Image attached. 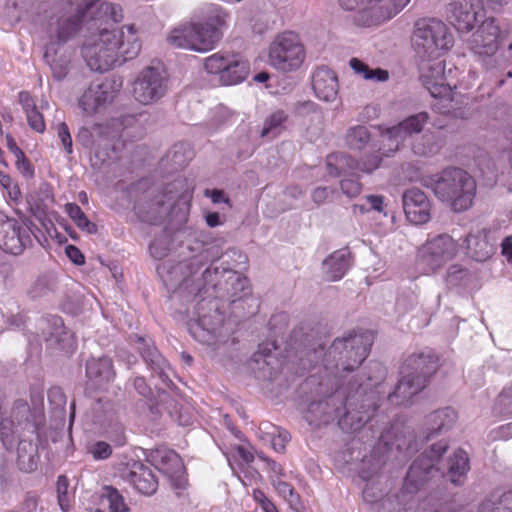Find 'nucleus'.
<instances>
[{"label": "nucleus", "instance_id": "59", "mask_svg": "<svg viewBox=\"0 0 512 512\" xmlns=\"http://www.w3.org/2000/svg\"><path fill=\"white\" fill-rule=\"evenodd\" d=\"M230 58L220 53L213 54L205 60V69L208 73L219 74V80H221L223 71L226 70Z\"/></svg>", "mask_w": 512, "mask_h": 512}, {"label": "nucleus", "instance_id": "30", "mask_svg": "<svg viewBox=\"0 0 512 512\" xmlns=\"http://www.w3.org/2000/svg\"><path fill=\"white\" fill-rule=\"evenodd\" d=\"M136 342L139 344L137 349L147 366L153 370L159 378L167 385H173L166 371L170 369V365L162 354L155 347L153 341L147 340L142 336H135Z\"/></svg>", "mask_w": 512, "mask_h": 512}, {"label": "nucleus", "instance_id": "11", "mask_svg": "<svg viewBox=\"0 0 512 512\" xmlns=\"http://www.w3.org/2000/svg\"><path fill=\"white\" fill-rule=\"evenodd\" d=\"M224 276L226 277V274L222 273V269L209 265L194 276H190L189 272H186L183 275L178 274V279L171 281L177 284L176 293L186 302L197 297L200 298V301H207V299L216 300L221 295L224 282L221 278Z\"/></svg>", "mask_w": 512, "mask_h": 512}, {"label": "nucleus", "instance_id": "35", "mask_svg": "<svg viewBox=\"0 0 512 512\" xmlns=\"http://www.w3.org/2000/svg\"><path fill=\"white\" fill-rule=\"evenodd\" d=\"M128 34L125 35L124 31L115 29L116 40V63L122 65L127 60L135 58L141 49V43L136 37L134 27L126 26Z\"/></svg>", "mask_w": 512, "mask_h": 512}, {"label": "nucleus", "instance_id": "57", "mask_svg": "<svg viewBox=\"0 0 512 512\" xmlns=\"http://www.w3.org/2000/svg\"><path fill=\"white\" fill-rule=\"evenodd\" d=\"M261 440L263 445L269 444L271 448H285L291 440V435L286 430L274 427L272 432L264 433Z\"/></svg>", "mask_w": 512, "mask_h": 512}, {"label": "nucleus", "instance_id": "9", "mask_svg": "<svg viewBox=\"0 0 512 512\" xmlns=\"http://www.w3.org/2000/svg\"><path fill=\"white\" fill-rule=\"evenodd\" d=\"M111 18H103L91 31L81 53L87 66L95 72H106L116 64L115 29L108 27Z\"/></svg>", "mask_w": 512, "mask_h": 512}, {"label": "nucleus", "instance_id": "27", "mask_svg": "<svg viewBox=\"0 0 512 512\" xmlns=\"http://www.w3.org/2000/svg\"><path fill=\"white\" fill-rule=\"evenodd\" d=\"M85 376L87 385L96 389H104L116 376L113 361L108 356L90 357L86 360Z\"/></svg>", "mask_w": 512, "mask_h": 512}, {"label": "nucleus", "instance_id": "10", "mask_svg": "<svg viewBox=\"0 0 512 512\" xmlns=\"http://www.w3.org/2000/svg\"><path fill=\"white\" fill-rule=\"evenodd\" d=\"M453 36L447 26L435 18L416 21L412 35V46L423 60L437 59L442 52L453 46Z\"/></svg>", "mask_w": 512, "mask_h": 512}, {"label": "nucleus", "instance_id": "44", "mask_svg": "<svg viewBox=\"0 0 512 512\" xmlns=\"http://www.w3.org/2000/svg\"><path fill=\"white\" fill-rule=\"evenodd\" d=\"M350 252L348 249L335 251L323 262L330 281H336L343 277L350 266Z\"/></svg>", "mask_w": 512, "mask_h": 512}, {"label": "nucleus", "instance_id": "58", "mask_svg": "<svg viewBox=\"0 0 512 512\" xmlns=\"http://www.w3.org/2000/svg\"><path fill=\"white\" fill-rule=\"evenodd\" d=\"M339 184L342 193L349 198L357 197L363 189V185L360 182V175L357 172L344 176Z\"/></svg>", "mask_w": 512, "mask_h": 512}, {"label": "nucleus", "instance_id": "26", "mask_svg": "<svg viewBox=\"0 0 512 512\" xmlns=\"http://www.w3.org/2000/svg\"><path fill=\"white\" fill-rule=\"evenodd\" d=\"M406 218L415 225L427 223L431 218V203L419 188L406 190L402 196Z\"/></svg>", "mask_w": 512, "mask_h": 512}, {"label": "nucleus", "instance_id": "51", "mask_svg": "<svg viewBox=\"0 0 512 512\" xmlns=\"http://www.w3.org/2000/svg\"><path fill=\"white\" fill-rule=\"evenodd\" d=\"M66 212L79 229L89 234L97 232V225L87 218L86 214L76 203L66 204Z\"/></svg>", "mask_w": 512, "mask_h": 512}, {"label": "nucleus", "instance_id": "41", "mask_svg": "<svg viewBox=\"0 0 512 512\" xmlns=\"http://www.w3.org/2000/svg\"><path fill=\"white\" fill-rule=\"evenodd\" d=\"M447 475L454 485H462L470 469L469 457L465 450H453L446 461Z\"/></svg>", "mask_w": 512, "mask_h": 512}, {"label": "nucleus", "instance_id": "39", "mask_svg": "<svg viewBox=\"0 0 512 512\" xmlns=\"http://www.w3.org/2000/svg\"><path fill=\"white\" fill-rule=\"evenodd\" d=\"M327 173L331 177L348 176L355 173L359 167V161L346 152H333L326 157Z\"/></svg>", "mask_w": 512, "mask_h": 512}, {"label": "nucleus", "instance_id": "55", "mask_svg": "<svg viewBox=\"0 0 512 512\" xmlns=\"http://www.w3.org/2000/svg\"><path fill=\"white\" fill-rule=\"evenodd\" d=\"M287 114L282 111H276L269 118L266 119L263 129L261 131V136H271L272 138L276 137L283 129V123L287 120Z\"/></svg>", "mask_w": 512, "mask_h": 512}, {"label": "nucleus", "instance_id": "47", "mask_svg": "<svg viewBox=\"0 0 512 512\" xmlns=\"http://www.w3.org/2000/svg\"><path fill=\"white\" fill-rule=\"evenodd\" d=\"M224 455L233 473H237V470L245 472L249 469L252 470L249 473H257V468L252 466L255 458L250 450H227Z\"/></svg>", "mask_w": 512, "mask_h": 512}, {"label": "nucleus", "instance_id": "13", "mask_svg": "<svg viewBox=\"0 0 512 512\" xmlns=\"http://www.w3.org/2000/svg\"><path fill=\"white\" fill-rule=\"evenodd\" d=\"M332 458L336 469L364 481L376 475L386 460L384 450H333Z\"/></svg>", "mask_w": 512, "mask_h": 512}, {"label": "nucleus", "instance_id": "3", "mask_svg": "<svg viewBox=\"0 0 512 512\" xmlns=\"http://www.w3.org/2000/svg\"><path fill=\"white\" fill-rule=\"evenodd\" d=\"M180 180L168 183L162 190L151 188L143 193L134 209L142 222L152 225L161 224L166 218L171 223L181 225L187 221L189 204L179 193Z\"/></svg>", "mask_w": 512, "mask_h": 512}, {"label": "nucleus", "instance_id": "6", "mask_svg": "<svg viewBox=\"0 0 512 512\" xmlns=\"http://www.w3.org/2000/svg\"><path fill=\"white\" fill-rule=\"evenodd\" d=\"M423 185L431 189L439 200L447 202L455 212L470 208L476 194L475 180L458 167L445 168L423 179Z\"/></svg>", "mask_w": 512, "mask_h": 512}, {"label": "nucleus", "instance_id": "40", "mask_svg": "<svg viewBox=\"0 0 512 512\" xmlns=\"http://www.w3.org/2000/svg\"><path fill=\"white\" fill-rule=\"evenodd\" d=\"M424 87L435 97H446L451 92V87L445 82L444 66L437 62L429 67V72L421 75Z\"/></svg>", "mask_w": 512, "mask_h": 512}, {"label": "nucleus", "instance_id": "15", "mask_svg": "<svg viewBox=\"0 0 512 512\" xmlns=\"http://www.w3.org/2000/svg\"><path fill=\"white\" fill-rule=\"evenodd\" d=\"M456 253L457 245L452 237L439 235L418 250L416 264L423 274H430L451 260Z\"/></svg>", "mask_w": 512, "mask_h": 512}, {"label": "nucleus", "instance_id": "60", "mask_svg": "<svg viewBox=\"0 0 512 512\" xmlns=\"http://www.w3.org/2000/svg\"><path fill=\"white\" fill-rule=\"evenodd\" d=\"M494 409L501 415L512 417V385L500 392L496 398Z\"/></svg>", "mask_w": 512, "mask_h": 512}, {"label": "nucleus", "instance_id": "18", "mask_svg": "<svg viewBox=\"0 0 512 512\" xmlns=\"http://www.w3.org/2000/svg\"><path fill=\"white\" fill-rule=\"evenodd\" d=\"M429 119V114L426 111H421L406 117L397 125L388 128L384 137L387 138L389 143L387 144V148L385 144L380 148V150H382V155L385 157H391L400 149L405 138L412 136L413 134L420 133Z\"/></svg>", "mask_w": 512, "mask_h": 512}, {"label": "nucleus", "instance_id": "31", "mask_svg": "<svg viewBox=\"0 0 512 512\" xmlns=\"http://www.w3.org/2000/svg\"><path fill=\"white\" fill-rule=\"evenodd\" d=\"M393 17L391 5L382 0H373L371 4L365 3L354 15V22L358 26L370 27L379 25Z\"/></svg>", "mask_w": 512, "mask_h": 512}, {"label": "nucleus", "instance_id": "22", "mask_svg": "<svg viewBox=\"0 0 512 512\" xmlns=\"http://www.w3.org/2000/svg\"><path fill=\"white\" fill-rule=\"evenodd\" d=\"M47 397L50 405L51 421L55 422V427L48 428L49 437L53 445H64L68 447L72 444L71 438H65L63 427L65 425V405L66 395L60 387H51L47 392Z\"/></svg>", "mask_w": 512, "mask_h": 512}, {"label": "nucleus", "instance_id": "42", "mask_svg": "<svg viewBox=\"0 0 512 512\" xmlns=\"http://www.w3.org/2000/svg\"><path fill=\"white\" fill-rule=\"evenodd\" d=\"M442 139L436 133L427 131L416 137L411 143V150L416 156L432 157L442 148Z\"/></svg>", "mask_w": 512, "mask_h": 512}, {"label": "nucleus", "instance_id": "56", "mask_svg": "<svg viewBox=\"0 0 512 512\" xmlns=\"http://www.w3.org/2000/svg\"><path fill=\"white\" fill-rule=\"evenodd\" d=\"M17 466L26 473L35 471L40 462L38 450H17Z\"/></svg>", "mask_w": 512, "mask_h": 512}, {"label": "nucleus", "instance_id": "20", "mask_svg": "<svg viewBox=\"0 0 512 512\" xmlns=\"http://www.w3.org/2000/svg\"><path fill=\"white\" fill-rule=\"evenodd\" d=\"M480 0H451L446 7L447 21L459 32L470 33L478 22Z\"/></svg>", "mask_w": 512, "mask_h": 512}, {"label": "nucleus", "instance_id": "4", "mask_svg": "<svg viewBox=\"0 0 512 512\" xmlns=\"http://www.w3.org/2000/svg\"><path fill=\"white\" fill-rule=\"evenodd\" d=\"M379 384H364L358 378L349 380L343 389L338 426L346 433H354L364 428L375 416L379 407Z\"/></svg>", "mask_w": 512, "mask_h": 512}, {"label": "nucleus", "instance_id": "46", "mask_svg": "<svg viewBox=\"0 0 512 512\" xmlns=\"http://www.w3.org/2000/svg\"><path fill=\"white\" fill-rule=\"evenodd\" d=\"M129 507L116 488L106 486L100 497L99 507L94 512H128Z\"/></svg>", "mask_w": 512, "mask_h": 512}, {"label": "nucleus", "instance_id": "64", "mask_svg": "<svg viewBox=\"0 0 512 512\" xmlns=\"http://www.w3.org/2000/svg\"><path fill=\"white\" fill-rule=\"evenodd\" d=\"M54 280L48 276L39 277L31 286L29 294L32 298H38L46 295L53 290Z\"/></svg>", "mask_w": 512, "mask_h": 512}, {"label": "nucleus", "instance_id": "48", "mask_svg": "<svg viewBox=\"0 0 512 512\" xmlns=\"http://www.w3.org/2000/svg\"><path fill=\"white\" fill-rule=\"evenodd\" d=\"M52 323L55 326V332H50L46 337L49 345L66 351L73 349L72 334L64 330L62 319L54 317Z\"/></svg>", "mask_w": 512, "mask_h": 512}, {"label": "nucleus", "instance_id": "45", "mask_svg": "<svg viewBox=\"0 0 512 512\" xmlns=\"http://www.w3.org/2000/svg\"><path fill=\"white\" fill-rule=\"evenodd\" d=\"M249 71V63L233 55L229 60L226 70L223 71L220 82L223 85H235L241 83L246 79Z\"/></svg>", "mask_w": 512, "mask_h": 512}, {"label": "nucleus", "instance_id": "29", "mask_svg": "<svg viewBox=\"0 0 512 512\" xmlns=\"http://www.w3.org/2000/svg\"><path fill=\"white\" fill-rule=\"evenodd\" d=\"M153 465L163 474L177 480L178 487L184 486V464L175 450H150L147 455Z\"/></svg>", "mask_w": 512, "mask_h": 512}, {"label": "nucleus", "instance_id": "52", "mask_svg": "<svg viewBox=\"0 0 512 512\" xmlns=\"http://www.w3.org/2000/svg\"><path fill=\"white\" fill-rule=\"evenodd\" d=\"M324 346L320 343L313 344L311 347L301 351L300 365L303 369H311L321 363L324 366Z\"/></svg>", "mask_w": 512, "mask_h": 512}, {"label": "nucleus", "instance_id": "49", "mask_svg": "<svg viewBox=\"0 0 512 512\" xmlns=\"http://www.w3.org/2000/svg\"><path fill=\"white\" fill-rule=\"evenodd\" d=\"M371 135L366 126L357 125L347 130L345 144L351 150H362L370 141Z\"/></svg>", "mask_w": 512, "mask_h": 512}, {"label": "nucleus", "instance_id": "5", "mask_svg": "<svg viewBox=\"0 0 512 512\" xmlns=\"http://www.w3.org/2000/svg\"><path fill=\"white\" fill-rule=\"evenodd\" d=\"M71 9L69 15H62L57 19L56 36L59 42L65 43L71 39L82 28V25L87 26L89 32L94 30V27L103 18H111L113 24L120 22L123 19L122 8L118 4L111 2H100L99 0H84L76 4V0H65Z\"/></svg>", "mask_w": 512, "mask_h": 512}, {"label": "nucleus", "instance_id": "61", "mask_svg": "<svg viewBox=\"0 0 512 512\" xmlns=\"http://www.w3.org/2000/svg\"><path fill=\"white\" fill-rule=\"evenodd\" d=\"M271 483L277 490L280 496H282L291 505H296L299 501V496L295 493L294 488L281 478H274L270 476Z\"/></svg>", "mask_w": 512, "mask_h": 512}, {"label": "nucleus", "instance_id": "1", "mask_svg": "<svg viewBox=\"0 0 512 512\" xmlns=\"http://www.w3.org/2000/svg\"><path fill=\"white\" fill-rule=\"evenodd\" d=\"M30 399L31 404L16 399L9 417L0 418V438L5 448L11 447L16 440L22 448H49L52 445L49 430L45 427L43 395L31 393Z\"/></svg>", "mask_w": 512, "mask_h": 512}, {"label": "nucleus", "instance_id": "24", "mask_svg": "<svg viewBox=\"0 0 512 512\" xmlns=\"http://www.w3.org/2000/svg\"><path fill=\"white\" fill-rule=\"evenodd\" d=\"M439 358L433 352H421L410 355L403 363L400 374L413 377L417 381H423L425 388L429 379L439 367Z\"/></svg>", "mask_w": 512, "mask_h": 512}, {"label": "nucleus", "instance_id": "25", "mask_svg": "<svg viewBox=\"0 0 512 512\" xmlns=\"http://www.w3.org/2000/svg\"><path fill=\"white\" fill-rule=\"evenodd\" d=\"M222 256V250L217 245L203 246L201 252L189 260H184L171 265L167 268L169 280H177L178 274L183 275L189 272L190 276H194L206 264H212L219 260Z\"/></svg>", "mask_w": 512, "mask_h": 512}, {"label": "nucleus", "instance_id": "28", "mask_svg": "<svg viewBox=\"0 0 512 512\" xmlns=\"http://www.w3.org/2000/svg\"><path fill=\"white\" fill-rule=\"evenodd\" d=\"M125 462H122L126 469H129V482L134 488L145 496L153 495L158 488V481L155 478L152 470L141 463L139 460L124 457Z\"/></svg>", "mask_w": 512, "mask_h": 512}, {"label": "nucleus", "instance_id": "63", "mask_svg": "<svg viewBox=\"0 0 512 512\" xmlns=\"http://www.w3.org/2000/svg\"><path fill=\"white\" fill-rule=\"evenodd\" d=\"M103 134V127L101 125H95L93 130L86 127H81L78 131L76 140L85 148H90L94 144L95 135L101 136Z\"/></svg>", "mask_w": 512, "mask_h": 512}, {"label": "nucleus", "instance_id": "21", "mask_svg": "<svg viewBox=\"0 0 512 512\" xmlns=\"http://www.w3.org/2000/svg\"><path fill=\"white\" fill-rule=\"evenodd\" d=\"M345 386V384H341L337 387L334 394L309 404L305 414V419L309 425L316 427L327 425L339 416L343 400L342 391L345 389Z\"/></svg>", "mask_w": 512, "mask_h": 512}, {"label": "nucleus", "instance_id": "8", "mask_svg": "<svg viewBox=\"0 0 512 512\" xmlns=\"http://www.w3.org/2000/svg\"><path fill=\"white\" fill-rule=\"evenodd\" d=\"M220 17L205 22H191L174 28L167 36V42L177 48L205 53L216 46L223 36Z\"/></svg>", "mask_w": 512, "mask_h": 512}, {"label": "nucleus", "instance_id": "19", "mask_svg": "<svg viewBox=\"0 0 512 512\" xmlns=\"http://www.w3.org/2000/svg\"><path fill=\"white\" fill-rule=\"evenodd\" d=\"M32 243L27 229L18 220L0 212V249L6 253L20 255Z\"/></svg>", "mask_w": 512, "mask_h": 512}, {"label": "nucleus", "instance_id": "23", "mask_svg": "<svg viewBox=\"0 0 512 512\" xmlns=\"http://www.w3.org/2000/svg\"><path fill=\"white\" fill-rule=\"evenodd\" d=\"M437 474L438 469L432 457L428 454L421 455L410 466L404 479L402 493L415 494Z\"/></svg>", "mask_w": 512, "mask_h": 512}, {"label": "nucleus", "instance_id": "38", "mask_svg": "<svg viewBox=\"0 0 512 512\" xmlns=\"http://www.w3.org/2000/svg\"><path fill=\"white\" fill-rule=\"evenodd\" d=\"M222 273L226 274V278L224 279L219 297L226 295L234 302L250 294L251 288L247 277L228 267H222Z\"/></svg>", "mask_w": 512, "mask_h": 512}, {"label": "nucleus", "instance_id": "50", "mask_svg": "<svg viewBox=\"0 0 512 512\" xmlns=\"http://www.w3.org/2000/svg\"><path fill=\"white\" fill-rule=\"evenodd\" d=\"M350 67L356 74L361 75L366 80L384 82L389 78L387 70L381 68L371 69L366 63L358 58H352L350 60Z\"/></svg>", "mask_w": 512, "mask_h": 512}, {"label": "nucleus", "instance_id": "12", "mask_svg": "<svg viewBox=\"0 0 512 512\" xmlns=\"http://www.w3.org/2000/svg\"><path fill=\"white\" fill-rule=\"evenodd\" d=\"M198 319L189 325L191 335L204 343H224L231 329L227 327L224 314L216 300L199 301L196 305Z\"/></svg>", "mask_w": 512, "mask_h": 512}, {"label": "nucleus", "instance_id": "54", "mask_svg": "<svg viewBox=\"0 0 512 512\" xmlns=\"http://www.w3.org/2000/svg\"><path fill=\"white\" fill-rule=\"evenodd\" d=\"M70 483L66 475H59L56 482L57 502L63 512L71 507L74 492L69 489Z\"/></svg>", "mask_w": 512, "mask_h": 512}, {"label": "nucleus", "instance_id": "43", "mask_svg": "<svg viewBox=\"0 0 512 512\" xmlns=\"http://www.w3.org/2000/svg\"><path fill=\"white\" fill-rule=\"evenodd\" d=\"M44 59L50 66L52 76L55 80L61 81L67 76L71 61L69 54L65 52L60 53L59 50L54 49V45L52 44L47 47Z\"/></svg>", "mask_w": 512, "mask_h": 512}, {"label": "nucleus", "instance_id": "32", "mask_svg": "<svg viewBox=\"0 0 512 512\" xmlns=\"http://www.w3.org/2000/svg\"><path fill=\"white\" fill-rule=\"evenodd\" d=\"M467 255L477 262H484L494 254L496 246L490 238V230L483 228L469 233L465 239Z\"/></svg>", "mask_w": 512, "mask_h": 512}, {"label": "nucleus", "instance_id": "53", "mask_svg": "<svg viewBox=\"0 0 512 512\" xmlns=\"http://www.w3.org/2000/svg\"><path fill=\"white\" fill-rule=\"evenodd\" d=\"M179 405L165 390L157 391V400L155 405H150L151 414L156 417L160 414V409L167 411L171 418H174V412H178Z\"/></svg>", "mask_w": 512, "mask_h": 512}, {"label": "nucleus", "instance_id": "62", "mask_svg": "<svg viewBox=\"0 0 512 512\" xmlns=\"http://www.w3.org/2000/svg\"><path fill=\"white\" fill-rule=\"evenodd\" d=\"M293 113L296 117H307L311 114L318 115L319 118L323 119V111L315 102L307 100V101H299L295 104Z\"/></svg>", "mask_w": 512, "mask_h": 512}, {"label": "nucleus", "instance_id": "7", "mask_svg": "<svg viewBox=\"0 0 512 512\" xmlns=\"http://www.w3.org/2000/svg\"><path fill=\"white\" fill-rule=\"evenodd\" d=\"M373 339V333L370 331L335 339L325 352L324 369L336 378H345L366 359Z\"/></svg>", "mask_w": 512, "mask_h": 512}, {"label": "nucleus", "instance_id": "16", "mask_svg": "<svg viewBox=\"0 0 512 512\" xmlns=\"http://www.w3.org/2000/svg\"><path fill=\"white\" fill-rule=\"evenodd\" d=\"M503 37L498 19L489 16L481 21L467 45L475 55L492 57L499 50Z\"/></svg>", "mask_w": 512, "mask_h": 512}, {"label": "nucleus", "instance_id": "33", "mask_svg": "<svg viewBox=\"0 0 512 512\" xmlns=\"http://www.w3.org/2000/svg\"><path fill=\"white\" fill-rule=\"evenodd\" d=\"M26 202L31 215L46 226L49 208L54 203L52 187L48 183L40 184L37 191L26 195Z\"/></svg>", "mask_w": 512, "mask_h": 512}, {"label": "nucleus", "instance_id": "2", "mask_svg": "<svg viewBox=\"0 0 512 512\" xmlns=\"http://www.w3.org/2000/svg\"><path fill=\"white\" fill-rule=\"evenodd\" d=\"M457 419L454 409L446 407L426 416L423 428L414 434L405 420L395 419L378 437L382 448H418L428 445L443 433L450 430Z\"/></svg>", "mask_w": 512, "mask_h": 512}, {"label": "nucleus", "instance_id": "17", "mask_svg": "<svg viewBox=\"0 0 512 512\" xmlns=\"http://www.w3.org/2000/svg\"><path fill=\"white\" fill-rule=\"evenodd\" d=\"M167 91V77L155 67H146L133 83V95L142 104H151L162 98Z\"/></svg>", "mask_w": 512, "mask_h": 512}, {"label": "nucleus", "instance_id": "34", "mask_svg": "<svg viewBox=\"0 0 512 512\" xmlns=\"http://www.w3.org/2000/svg\"><path fill=\"white\" fill-rule=\"evenodd\" d=\"M312 86L316 96L321 100L332 102L337 97V76L328 67H320L314 72Z\"/></svg>", "mask_w": 512, "mask_h": 512}, {"label": "nucleus", "instance_id": "36", "mask_svg": "<svg viewBox=\"0 0 512 512\" xmlns=\"http://www.w3.org/2000/svg\"><path fill=\"white\" fill-rule=\"evenodd\" d=\"M395 388L387 395V401L394 406L409 405L412 397L421 392L423 381H417L413 377L401 374Z\"/></svg>", "mask_w": 512, "mask_h": 512}, {"label": "nucleus", "instance_id": "14", "mask_svg": "<svg viewBox=\"0 0 512 512\" xmlns=\"http://www.w3.org/2000/svg\"><path fill=\"white\" fill-rule=\"evenodd\" d=\"M304 58V47L292 32L277 35L269 46V64L278 71H295L300 68Z\"/></svg>", "mask_w": 512, "mask_h": 512}, {"label": "nucleus", "instance_id": "37", "mask_svg": "<svg viewBox=\"0 0 512 512\" xmlns=\"http://www.w3.org/2000/svg\"><path fill=\"white\" fill-rule=\"evenodd\" d=\"M114 96L112 86L105 82L95 88L90 87L81 97L80 105L85 112L95 113L107 103H111Z\"/></svg>", "mask_w": 512, "mask_h": 512}]
</instances>
